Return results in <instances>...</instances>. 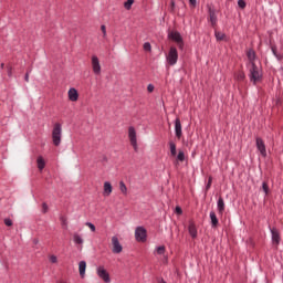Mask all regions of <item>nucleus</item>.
Segmentation results:
<instances>
[{
  "instance_id": "nucleus-15",
  "label": "nucleus",
  "mask_w": 283,
  "mask_h": 283,
  "mask_svg": "<svg viewBox=\"0 0 283 283\" xmlns=\"http://www.w3.org/2000/svg\"><path fill=\"white\" fill-rule=\"evenodd\" d=\"M189 234L192 239L198 238V229L196 228V224L190 223L188 227Z\"/></svg>"
},
{
  "instance_id": "nucleus-32",
  "label": "nucleus",
  "mask_w": 283,
  "mask_h": 283,
  "mask_svg": "<svg viewBox=\"0 0 283 283\" xmlns=\"http://www.w3.org/2000/svg\"><path fill=\"white\" fill-rule=\"evenodd\" d=\"M86 227H88V229H91V231L94 233L96 231V226H94V223L92 222H86L85 223Z\"/></svg>"
},
{
  "instance_id": "nucleus-31",
  "label": "nucleus",
  "mask_w": 283,
  "mask_h": 283,
  "mask_svg": "<svg viewBox=\"0 0 283 283\" xmlns=\"http://www.w3.org/2000/svg\"><path fill=\"white\" fill-rule=\"evenodd\" d=\"M144 50H145V52H151V44L149 42H145Z\"/></svg>"
},
{
  "instance_id": "nucleus-18",
  "label": "nucleus",
  "mask_w": 283,
  "mask_h": 283,
  "mask_svg": "<svg viewBox=\"0 0 283 283\" xmlns=\"http://www.w3.org/2000/svg\"><path fill=\"white\" fill-rule=\"evenodd\" d=\"M217 209L219 213H224V199H222V197H220L217 201Z\"/></svg>"
},
{
  "instance_id": "nucleus-28",
  "label": "nucleus",
  "mask_w": 283,
  "mask_h": 283,
  "mask_svg": "<svg viewBox=\"0 0 283 283\" xmlns=\"http://www.w3.org/2000/svg\"><path fill=\"white\" fill-rule=\"evenodd\" d=\"M101 30H102L103 39H107V28L105 27V24H102Z\"/></svg>"
},
{
  "instance_id": "nucleus-49",
  "label": "nucleus",
  "mask_w": 283,
  "mask_h": 283,
  "mask_svg": "<svg viewBox=\"0 0 283 283\" xmlns=\"http://www.w3.org/2000/svg\"><path fill=\"white\" fill-rule=\"evenodd\" d=\"M8 75H9V76H12V69H9Z\"/></svg>"
},
{
  "instance_id": "nucleus-26",
  "label": "nucleus",
  "mask_w": 283,
  "mask_h": 283,
  "mask_svg": "<svg viewBox=\"0 0 283 283\" xmlns=\"http://www.w3.org/2000/svg\"><path fill=\"white\" fill-rule=\"evenodd\" d=\"M132 6H134V0H127L125 3H124V8L126 10H132Z\"/></svg>"
},
{
  "instance_id": "nucleus-46",
  "label": "nucleus",
  "mask_w": 283,
  "mask_h": 283,
  "mask_svg": "<svg viewBox=\"0 0 283 283\" xmlns=\"http://www.w3.org/2000/svg\"><path fill=\"white\" fill-rule=\"evenodd\" d=\"M275 56V59H277L279 61H282V59H283V55L282 54H280V53H277L276 55H274Z\"/></svg>"
},
{
  "instance_id": "nucleus-2",
  "label": "nucleus",
  "mask_w": 283,
  "mask_h": 283,
  "mask_svg": "<svg viewBox=\"0 0 283 283\" xmlns=\"http://www.w3.org/2000/svg\"><path fill=\"white\" fill-rule=\"evenodd\" d=\"M62 134H63V128H62L61 124L55 123L53 126V130H52V140H53V145H55V147H59V145H61Z\"/></svg>"
},
{
  "instance_id": "nucleus-12",
  "label": "nucleus",
  "mask_w": 283,
  "mask_h": 283,
  "mask_svg": "<svg viewBox=\"0 0 283 283\" xmlns=\"http://www.w3.org/2000/svg\"><path fill=\"white\" fill-rule=\"evenodd\" d=\"M69 101H72V103H76L78 101V91L76 88H70L67 92Z\"/></svg>"
},
{
  "instance_id": "nucleus-3",
  "label": "nucleus",
  "mask_w": 283,
  "mask_h": 283,
  "mask_svg": "<svg viewBox=\"0 0 283 283\" xmlns=\"http://www.w3.org/2000/svg\"><path fill=\"white\" fill-rule=\"evenodd\" d=\"M128 138L130 140V145L134 148L135 151H138V142L136 138V128L134 126H130L128 128Z\"/></svg>"
},
{
  "instance_id": "nucleus-22",
  "label": "nucleus",
  "mask_w": 283,
  "mask_h": 283,
  "mask_svg": "<svg viewBox=\"0 0 283 283\" xmlns=\"http://www.w3.org/2000/svg\"><path fill=\"white\" fill-rule=\"evenodd\" d=\"M36 163H38V169H39L40 171H43V169H45V159H43V158L40 156V157H38Z\"/></svg>"
},
{
  "instance_id": "nucleus-9",
  "label": "nucleus",
  "mask_w": 283,
  "mask_h": 283,
  "mask_svg": "<svg viewBox=\"0 0 283 283\" xmlns=\"http://www.w3.org/2000/svg\"><path fill=\"white\" fill-rule=\"evenodd\" d=\"M255 143L258 151H260L263 158H266V145L264 144V140L261 137H256Z\"/></svg>"
},
{
  "instance_id": "nucleus-30",
  "label": "nucleus",
  "mask_w": 283,
  "mask_h": 283,
  "mask_svg": "<svg viewBox=\"0 0 283 283\" xmlns=\"http://www.w3.org/2000/svg\"><path fill=\"white\" fill-rule=\"evenodd\" d=\"M262 189H263L265 196H269V185L265 181H263V184H262Z\"/></svg>"
},
{
  "instance_id": "nucleus-35",
  "label": "nucleus",
  "mask_w": 283,
  "mask_h": 283,
  "mask_svg": "<svg viewBox=\"0 0 283 283\" xmlns=\"http://www.w3.org/2000/svg\"><path fill=\"white\" fill-rule=\"evenodd\" d=\"M59 262V259L56 258V255H51L50 256V263L51 264H56Z\"/></svg>"
},
{
  "instance_id": "nucleus-27",
  "label": "nucleus",
  "mask_w": 283,
  "mask_h": 283,
  "mask_svg": "<svg viewBox=\"0 0 283 283\" xmlns=\"http://www.w3.org/2000/svg\"><path fill=\"white\" fill-rule=\"evenodd\" d=\"M178 160H179V163H182V161L186 160L185 151L179 150V153H178Z\"/></svg>"
},
{
  "instance_id": "nucleus-37",
  "label": "nucleus",
  "mask_w": 283,
  "mask_h": 283,
  "mask_svg": "<svg viewBox=\"0 0 283 283\" xmlns=\"http://www.w3.org/2000/svg\"><path fill=\"white\" fill-rule=\"evenodd\" d=\"M271 51H272L273 56H277V46L276 45H272Z\"/></svg>"
},
{
  "instance_id": "nucleus-45",
  "label": "nucleus",
  "mask_w": 283,
  "mask_h": 283,
  "mask_svg": "<svg viewBox=\"0 0 283 283\" xmlns=\"http://www.w3.org/2000/svg\"><path fill=\"white\" fill-rule=\"evenodd\" d=\"M24 81H25L27 83H29V82H30V73H27V74H25V76H24Z\"/></svg>"
},
{
  "instance_id": "nucleus-29",
  "label": "nucleus",
  "mask_w": 283,
  "mask_h": 283,
  "mask_svg": "<svg viewBox=\"0 0 283 283\" xmlns=\"http://www.w3.org/2000/svg\"><path fill=\"white\" fill-rule=\"evenodd\" d=\"M238 6H239V8H241V10H244V8H247V1L238 0Z\"/></svg>"
},
{
  "instance_id": "nucleus-51",
  "label": "nucleus",
  "mask_w": 283,
  "mask_h": 283,
  "mask_svg": "<svg viewBox=\"0 0 283 283\" xmlns=\"http://www.w3.org/2000/svg\"><path fill=\"white\" fill-rule=\"evenodd\" d=\"M175 213H178V206L175 207Z\"/></svg>"
},
{
  "instance_id": "nucleus-5",
  "label": "nucleus",
  "mask_w": 283,
  "mask_h": 283,
  "mask_svg": "<svg viewBox=\"0 0 283 283\" xmlns=\"http://www.w3.org/2000/svg\"><path fill=\"white\" fill-rule=\"evenodd\" d=\"M96 273H97L98 277H99L101 280H103V282H105V283L112 282V279H109V272H107V270L105 269V266L99 265V266L96 269Z\"/></svg>"
},
{
  "instance_id": "nucleus-48",
  "label": "nucleus",
  "mask_w": 283,
  "mask_h": 283,
  "mask_svg": "<svg viewBox=\"0 0 283 283\" xmlns=\"http://www.w3.org/2000/svg\"><path fill=\"white\" fill-rule=\"evenodd\" d=\"M178 216H182V208H178Z\"/></svg>"
},
{
  "instance_id": "nucleus-8",
  "label": "nucleus",
  "mask_w": 283,
  "mask_h": 283,
  "mask_svg": "<svg viewBox=\"0 0 283 283\" xmlns=\"http://www.w3.org/2000/svg\"><path fill=\"white\" fill-rule=\"evenodd\" d=\"M270 233L272 244H274L275 247H280V242L282 241V237H280V231L276 230V228H270Z\"/></svg>"
},
{
  "instance_id": "nucleus-33",
  "label": "nucleus",
  "mask_w": 283,
  "mask_h": 283,
  "mask_svg": "<svg viewBox=\"0 0 283 283\" xmlns=\"http://www.w3.org/2000/svg\"><path fill=\"white\" fill-rule=\"evenodd\" d=\"M60 221H61L62 227L67 228V218H65V217H60Z\"/></svg>"
},
{
  "instance_id": "nucleus-25",
  "label": "nucleus",
  "mask_w": 283,
  "mask_h": 283,
  "mask_svg": "<svg viewBox=\"0 0 283 283\" xmlns=\"http://www.w3.org/2000/svg\"><path fill=\"white\" fill-rule=\"evenodd\" d=\"M214 36H216L217 41H224V38L227 36V34H224L220 31H216Z\"/></svg>"
},
{
  "instance_id": "nucleus-50",
  "label": "nucleus",
  "mask_w": 283,
  "mask_h": 283,
  "mask_svg": "<svg viewBox=\"0 0 283 283\" xmlns=\"http://www.w3.org/2000/svg\"><path fill=\"white\" fill-rule=\"evenodd\" d=\"M0 67H1V70H3V67H6V64L1 63Z\"/></svg>"
},
{
  "instance_id": "nucleus-4",
  "label": "nucleus",
  "mask_w": 283,
  "mask_h": 283,
  "mask_svg": "<svg viewBox=\"0 0 283 283\" xmlns=\"http://www.w3.org/2000/svg\"><path fill=\"white\" fill-rule=\"evenodd\" d=\"M111 247L113 253H123V245L120 244V241L118 240V237L114 235L111 239Z\"/></svg>"
},
{
  "instance_id": "nucleus-16",
  "label": "nucleus",
  "mask_w": 283,
  "mask_h": 283,
  "mask_svg": "<svg viewBox=\"0 0 283 283\" xmlns=\"http://www.w3.org/2000/svg\"><path fill=\"white\" fill-rule=\"evenodd\" d=\"M87 269V263L85 261H81L78 263V271H80V276L83 279L85 277V271Z\"/></svg>"
},
{
  "instance_id": "nucleus-17",
  "label": "nucleus",
  "mask_w": 283,
  "mask_h": 283,
  "mask_svg": "<svg viewBox=\"0 0 283 283\" xmlns=\"http://www.w3.org/2000/svg\"><path fill=\"white\" fill-rule=\"evenodd\" d=\"M247 56H248V61H250V65H253V63H255V51H253V49H250L247 52Z\"/></svg>"
},
{
  "instance_id": "nucleus-34",
  "label": "nucleus",
  "mask_w": 283,
  "mask_h": 283,
  "mask_svg": "<svg viewBox=\"0 0 283 283\" xmlns=\"http://www.w3.org/2000/svg\"><path fill=\"white\" fill-rule=\"evenodd\" d=\"M213 182V178L209 177L208 178V184L206 185V191H209L211 189V184Z\"/></svg>"
},
{
  "instance_id": "nucleus-44",
  "label": "nucleus",
  "mask_w": 283,
  "mask_h": 283,
  "mask_svg": "<svg viewBox=\"0 0 283 283\" xmlns=\"http://www.w3.org/2000/svg\"><path fill=\"white\" fill-rule=\"evenodd\" d=\"M147 91H148L149 93L154 92V84H149V85L147 86Z\"/></svg>"
},
{
  "instance_id": "nucleus-40",
  "label": "nucleus",
  "mask_w": 283,
  "mask_h": 283,
  "mask_svg": "<svg viewBox=\"0 0 283 283\" xmlns=\"http://www.w3.org/2000/svg\"><path fill=\"white\" fill-rule=\"evenodd\" d=\"M182 134V126L180 125V120H178V137Z\"/></svg>"
},
{
  "instance_id": "nucleus-14",
  "label": "nucleus",
  "mask_w": 283,
  "mask_h": 283,
  "mask_svg": "<svg viewBox=\"0 0 283 283\" xmlns=\"http://www.w3.org/2000/svg\"><path fill=\"white\" fill-rule=\"evenodd\" d=\"M113 189L112 184L109 181H105L103 196H112Z\"/></svg>"
},
{
  "instance_id": "nucleus-1",
  "label": "nucleus",
  "mask_w": 283,
  "mask_h": 283,
  "mask_svg": "<svg viewBox=\"0 0 283 283\" xmlns=\"http://www.w3.org/2000/svg\"><path fill=\"white\" fill-rule=\"evenodd\" d=\"M249 78L253 85H258L262 81V70L255 63H252L249 70Z\"/></svg>"
},
{
  "instance_id": "nucleus-38",
  "label": "nucleus",
  "mask_w": 283,
  "mask_h": 283,
  "mask_svg": "<svg viewBox=\"0 0 283 283\" xmlns=\"http://www.w3.org/2000/svg\"><path fill=\"white\" fill-rule=\"evenodd\" d=\"M178 48L182 50V36L180 34L178 35Z\"/></svg>"
},
{
  "instance_id": "nucleus-6",
  "label": "nucleus",
  "mask_w": 283,
  "mask_h": 283,
  "mask_svg": "<svg viewBox=\"0 0 283 283\" xmlns=\"http://www.w3.org/2000/svg\"><path fill=\"white\" fill-rule=\"evenodd\" d=\"M135 238L137 242H147V230L143 227H137L135 230Z\"/></svg>"
},
{
  "instance_id": "nucleus-43",
  "label": "nucleus",
  "mask_w": 283,
  "mask_h": 283,
  "mask_svg": "<svg viewBox=\"0 0 283 283\" xmlns=\"http://www.w3.org/2000/svg\"><path fill=\"white\" fill-rule=\"evenodd\" d=\"M48 203H42V212H46L48 211Z\"/></svg>"
},
{
  "instance_id": "nucleus-36",
  "label": "nucleus",
  "mask_w": 283,
  "mask_h": 283,
  "mask_svg": "<svg viewBox=\"0 0 283 283\" xmlns=\"http://www.w3.org/2000/svg\"><path fill=\"white\" fill-rule=\"evenodd\" d=\"M244 78H245V75H244L243 72H239V73L237 74V81H243Z\"/></svg>"
},
{
  "instance_id": "nucleus-10",
  "label": "nucleus",
  "mask_w": 283,
  "mask_h": 283,
  "mask_svg": "<svg viewBox=\"0 0 283 283\" xmlns=\"http://www.w3.org/2000/svg\"><path fill=\"white\" fill-rule=\"evenodd\" d=\"M91 63H92V70L94 72V74H96V76H99V74H101V61L98 60V56L93 55Z\"/></svg>"
},
{
  "instance_id": "nucleus-7",
  "label": "nucleus",
  "mask_w": 283,
  "mask_h": 283,
  "mask_svg": "<svg viewBox=\"0 0 283 283\" xmlns=\"http://www.w3.org/2000/svg\"><path fill=\"white\" fill-rule=\"evenodd\" d=\"M167 61L170 65H176V63H178V50H176V46L170 48Z\"/></svg>"
},
{
  "instance_id": "nucleus-47",
  "label": "nucleus",
  "mask_w": 283,
  "mask_h": 283,
  "mask_svg": "<svg viewBox=\"0 0 283 283\" xmlns=\"http://www.w3.org/2000/svg\"><path fill=\"white\" fill-rule=\"evenodd\" d=\"M174 8H176V1H171V7H170V10L172 11L174 10Z\"/></svg>"
},
{
  "instance_id": "nucleus-13",
  "label": "nucleus",
  "mask_w": 283,
  "mask_h": 283,
  "mask_svg": "<svg viewBox=\"0 0 283 283\" xmlns=\"http://www.w3.org/2000/svg\"><path fill=\"white\" fill-rule=\"evenodd\" d=\"M209 19L212 28H216L218 24V15H216V10L209 9Z\"/></svg>"
},
{
  "instance_id": "nucleus-23",
  "label": "nucleus",
  "mask_w": 283,
  "mask_h": 283,
  "mask_svg": "<svg viewBox=\"0 0 283 283\" xmlns=\"http://www.w3.org/2000/svg\"><path fill=\"white\" fill-rule=\"evenodd\" d=\"M168 39H170V41H175V43H178V32L169 31Z\"/></svg>"
},
{
  "instance_id": "nucleus-19",
  "label": "nucleus",
  "mask_w": 283,
  "mask_h": 283,
  "mask_svg": "<svg viewBox=\"0 0 283 283\" xmlns=\"http://www.w3.org/2000/svg\"><path fill=\"white\" fill-rule=\"evenodd\" d=\"M73 241H74L75 244H78L80 247H83L84 240H83V237H81V234L74 233L73 234Z\"/></svg>"
},
{
  "instance_id": "nucleus-11",
  "label": "nucleus",
  "mask_w": 283,
  "mask_h": 283,
  "mask_svg": "<svg viewBox=\"0 0 283 283\" xmlns=\"http://www.w3.org/2000/svg\"><path fill=\"white\" fill-rule=\"evenodd\" d=\"M155 253L157 255H163V259H161V262L164 264H167V260H168V256H167V249L165 248V245H159L155 249Z\"/></svg>"
},
{
  "instance_id": "nucleus-42",
  "label": "nucleus",
  "mask_w": 283,
  "mask_h": 283,
  "mask_svg": "<svg viewBox=\"0 0 283 283\" xmlns=\"http://www.w3.org/2000/svg\"><path fill=\"white\" fill-rule=\"evenodd\" d=\"M4 224H6L7 227H12V220H10V219H4Z\"/></svg>"
},
{
  "instance_id": "nucleus-39",
  "label": "nucleus",
  "mask_w": 283,
  "mask_h": 283,
  "mask_svg": "<svg viewBox=\"0 0 283 283\" xmlns=\"http://www.w3.org/2000/svg\"><path fill=\"white\" fill-rule=\"evenodd\" d=\"M175 134L178 136V117L175 119Z\"/></svg>"
},
{
  "instance_id": "nucleus-21",
  "label": "nucleus",
  "mask_w": 283,
  "mask_h": 283,
  "mask_svg": "<svg viewBox=\"0 0 283 283\" xmlns=\"http://www.w3.org/2000/svg\"><path fill=\"white\" fill-rule=\"evenodd\" d=\"M168 145H169L170 156H172V158H176V154H177L176 144L174 143V140H170Z\"/></svg>"
},
{
  "instance_id": "nucleus-41",
  "label": "nucleus",
  "mask_w": 283,
  "mask_h": 283,
  "mask_svg": "<svg viewBox=\"0 0 283 283\" xmlns=\"http://www.w3.org/2000/svg\"><path fill=\"white\" fill-rule=\"evenodd\" d=\"M189 3L191 6V8H196V6H198V1L197 0H189Z\"/></svg>"
},
{
  "instance_id": "nucleus-20",
  "label": "nucleus",
  "mask_w": 283,
  "mask_h": 283,
  "mask_svg": "<svg viewBox=\"0 0 283 283\" xmlns=\"http://www.w3.org/2000/svg\"><path fill=\"white\" fill-rule=\"evenodd\" d=\"M210 220H211V226L212 228L218 227V217L216 216L214 211H210Z\"/></svg>"
},
{
  "instance_id": "nucleus-24",
  "label": "nucleus",
  "mask_w": 283,
  "mask_h": 283,
  "mask_svg": "<svg viewBox=\"0 0 283 283\" xmlns=\"http://www.w3.org/2000/svg\"><path fill=\"white\" fill-rule=\"evenodd\" d=\"M119 191L123 196H127V186L125 185V181H119Z\"/></svg>"
}]
</instances>
